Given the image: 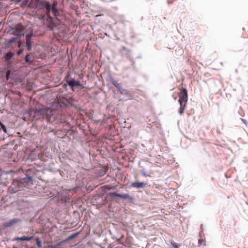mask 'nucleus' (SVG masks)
Here are the masks:
<instances>
[{
    "label": "nucleus",
    "mask_w": 248,
    "mask_h": 248,
    "mask_svg": "<svg viewBox=\"0 0 248 248\" xmlns=\"http://www.w3.org/2000/svg\"><path fill=\"white\" fill-rule=\"evenodd\" d=\"M146 185V183L143 182H133L131 184V186L137 188H142L145 186Z\"/></svg>",
    "instance_id": "10"
},
{
    "label": "nucleus",
    "mask_w": 248,
    "mask_h": 248,
    "mask_svg": "<svg viewBox=\"0 0 248 248\" xmlns=\"http://www.w3.org/2000/svg\"><path fill=\"white\" fill-rule=\"evenodd\" d=\"M77 235V234H73V235H71L70 236H69L67 239L63 241V242H66V241H69L73 238H74Z\"/></svg>",
    "instance_id": "17"
},
{
    "label": "nucleus",
    "mask_w": 248,
    "mask_h": 248,
    "mask_svg": "<svg viewBox=\"0 0 248 248\" xmlns=\"http://www.w3.org/2000/svg\"><path fill=\"white\" fill-rule=\"evenodd\" d=\"M36 244L38 247H41V242L38 238L36 239Z\"/></svg>",
    "instance_id": "21"
},
{
    "label": "nucleus",
    "mask_w": 248,
    "mask_h": 248,
    "mask_svg": "<svg viewBox=\"0 0 248 248\" xmlns=\"http://www.w3.org/2000/svg\"><path fill=\"white\" fill-rule=\"evenodd\" d=\"M32 37V34H29L26 35V45L28 47V50H30L31 49V39Z\"/></svg>",
    "instance_id": "9"
},
{
    "label": "nucleus",
    "mask_w": 248,
    "mask_h": 248,
    "mask_svg": "<svg viewBox=\"0 0 248 248\" xmlns=\"http://www.w3.org/2000/svg\"><path fill=\"white\" fill-rule=\"evenodd\" d=\"M25 61L26 62H31L32 60L31 59V56L29 54H27L25 57Z\"/></svg>",
    "instance_id": "18"
},
{
    "label": "nucleus",
    "mask_w": 248,
    "mask_h": 248,
    "mask_svg": "<svg viewBox=\"0 0 248 248\" xmlns=\"http://www.w3.org/2000/svg\"><path fill=\"white\" fill-rule=\"evenodd\" d=\"M174 100H176L177 99V97L175 96V97H174Z\"/></svg>",
    "instance_id": "26"
},
{
    "label": "nucleus",
    "mask_w": 248,
    "mask_h": 248,
    "mask_svg": "<svg viewBox=\"0 0 248 248\" xmlns=\"http://www.w3.org/2000/svg\"><path fill=\"white\" fill-rule=\"evenodd\" d=\"M22 50H18V51H17V54L18 55H20L22 53Z\"/></svg>",
    "instance_id": "22"
},
{
    "label": "nucleus",
    "mask_w": 248,
    "mask_h": 248,
    "mask_svg": "<svg viewBox=\"0 0 248 248\" xmlns=\"http://www.w3.org/2000/svg\"><path fill=\"white\" fill-rule=\"evenodd\" d=\"M14 32L17 36H21L24 33V27L20 24H18L15 27Z\"/></svg>",
    "instance_id": "7"
},
{
    "label": "nucleus",
    "mask_w": 248,
    "mask_h": 248,
    "mask_svg": "<svg viewBox=\"0 0 248 248\" xmlns=\"http://www.w3.org/2000/svg\"><path fill=\"white\" fill-rule=\"evenodd\" d=\"M14 38L12 40H11V41H10V43H12L14 41Z\"/></svg>",
    "instance_id": "25"
},
{
    "label": "nucleus",
    "mask_w": 248,
    "mask_h": 248,
    "mask_svg": "<svg viewBox=\"0 0 248 248\" xmlns=\"http://www.w3.org/2000/svg\"><path fill=\"white\" fill-rule=\"evenodd\" d=\"M10 71H8L7 72V73H6V77H7V78H8V76H9V74H10Z\"/></svg>",
    "instance_id": "23"
},
{
    "label": "nucleus",
    "mask_w": 248,
    "mask_h": 248,
    "mask_svg": "<svg viewBox=\"0 0 248 248\" xmlns=\"http://www.w3.org/2000/svg\"><path fill=\"white\" fill-rule=\"evenodd\" d=\"M13 55H14L13 53H12L11 52L7 53L5 57V61H9L12 58Z\"/></svg>",
    "instance_id": "15"
},
{
    "label": "nucleus",
    "mask_w": 248,
    "mask_h": 248,
    "mask_svg": "<svg viewBox=\"0 0 248 248\" xmlns=\"http://www.w3.org/2000/svg\"><path fill=\"white\" fill-rule=\"evenodd\" d=\"M32 239V236L31 237H27V236H23L21 237H17L16 239V240L19 241H30Z\"/></svg>",
    "instance_id": "14"
},
{
    "label": "nucleus",
    "mask_w": 248,
    "mask_h": 248,
    "mask_svg": "<svg viewBox=\"0 0 248 248\" xmlns=\"http://www.w3.org/2000/svg\"><path fill=\"white\" fill-rule=\"evenodd\" d=\"M70 73H68L65 77L66 81L68 85L71 88H73L74 87H81V84L80 82L78 80H75L74 79H70L68 80V78L70 77Z\"/></svg>",
    "instance_id": "5"
},
{
    "label": "nucleus",
    "mask_w": 248,
    "mask_h": 248,
    "mask_svg": "<svg viewBox=\"0 0 248 248\" xmlns=\"http://www.w3.org/2000/svg\"><path fill=\"white\" fill-rule=\"evenodd\" d=\"M0 124L1 127L3 131L5 133H7V129H6L5 126L3 124H2L1 123H0Z\"/></svg>",
    "instance_id": "19"
},
{
    "label": "nucleus",
    "mask_w": 248,
    "mask_h": 248,
    "mask_svg": "<svg viewBox=\"0 0 248 248\" xmlns=\"http://www.w3.org/2000/svg\"><path fill=\"white\" fill-rule=\"evenodd\" d=\"M36 115H40L43 119H46L48 121H53L56 119V111L49 108H42L36 109L35 111Z\"/></svg>",
    "instance_id": "2"
},
{
    "label": "nucleus",
    "mask_w": 248,
    "mask_h": 248,
    "mask_svg": "<svg viewBox=\"0 0 248 248\" xmlns=\"http://www.w3.org/2000/svg\"><path fill=\"white\" fill-rule=\"evenodd\" d=\"M22 186L20 181L14 180L9 187V190L13 193H16L20 190Z\"/></svg>",
    "instance_id": "4"
},
{
    "label": "nucleus",
    "mask_w": 248,
    "mask_h": 248,
    "mask_svg": "<svg viewBox=\"0 0 248 248\" xmlns=\"http://www.w3.org/2000/svg\"><path fill=\"white\" fill-rule=\"evenodd\" d=\"M57 4L58 2L56 1H54L51 5L46 0H43L41 1L39 0L36 8V9L37 10H42L45 8L46 9L47 16L46 20L50 25H54L55 24L54 23V19L49 16V13L50 11H52L53 16H55L57 19H59V18L62 14V11L57 9L56 7Z\"/></svg>",
    "instance_id": "1"
},
{
    "label": "nucleus",
    "mask_w": 248,
    "mask_h": 248,
    "mask_svg": "<svg viewBox=\"0 0 248 248\" xmlns=\"http://www.w3.org/2000/svg\"><path fill=\"white\" fill-rule=\"evenodd\" d=\"M112 195L124 199H131V197L128 194H120L114 192L112 193Z\"/></svg>",
    "instance_id": "12"
},
{
    "label": "nucleus",
    "mask_w": 248,
    "mask_h": 248,
    "mask_svg": "<svg viewBox=\"0 0 248 248\" xmlns=\"http://www.w3.org/2000/svg\"><path fill=\"white\" fill-rule=\"evenodd\" d=\"M38 0H31L28 5V7L36 9Z\"/></svg>",
    "instance_id": "13"
},
{
    "label": "nucleus",
    "mask_w": 248,
    "mask_h": 248,
    "mask_svg": "<svg viewBox=\"0 0 248 248\" xmlns=\"http://www.w3.org/2000/svg\"><path fill=\"white\" fill-rule=\"evenodd\" d=\"M178 96V102L180 106V107L179 109V113L180 115H183L184 113V111L188 101V94L187 90L186 88H184L183 87L181 88Z\"/></svg>",
    "instance_id": "3"
},
{
    "label": "nucleus",
    "mask_w": 248,
    "mask_h": 248,
    "mask_svg": "<svg viewBox=\"0 0 248 248\" xmlns=\"http://www.w3.org/2000/svg\"><path fill=\"white\" fill-rule=\"evenodd\" d=\"M203 240H199V243H199V245L200 244H201V243H202V242H203Z\"/></svg>",
    "instance_id": "24"
},
{
    "label": "nucleus",
    "mask_w": 248,
    "mask_h": 248,
    "mask_svg": "<svg viewBox=\"0 0 248 248\" xmlns=\"http://www.w3.org/2000/svg\"><path fill=\"white\" fill-rule=\"evenodd\" d=\"M127 97H128L129 99H131L133 97V92H126L124 93Z\"/></svg>",
    "instance_id": "16"
},
{
    "label": "nucleus",
    "mask_w": 248,
    "mask_h": 248,
    "mask_svg": "<svg viewBox=\"0 0 248 248\" xmlns=\"http://www.w3.org/2000/svg\"><path fill=\"white\" fill-rule=\"evenodd\" d=\"M19 220L17 219H13L8 222H5L4 226L5 227H11L19 222Z\"/></svg>",
    "instance_id": "11"
},
{
    "label": "nucleus",
    "mask_w": 248,
    "mask_h": 248,
    "mask_svg": "<svg viewBox=\"0 0 248 248\" xmlns=\"http://www.w3.org/2000/svg\"><path fill=\"white\" fill-rule=\"evenodd\" d=\"M141 173H142V175L144 177H147V176H150V175L147 174V173L144 170H141Z\"/></svg>",
    "instance_id": "20"
},
{
    "label": "nucleus",
    "mask_w": 248,
    "mask_h": 248,
    "mask_svg": "<svg viewBox=\"0 0 248 248\" xmlns=\"http://www.w3.org/2000/svg\"><path fill=\"white\" fill-rule=\"evenodd\" d=\"M203 245H204V246H206V244H205V243H204Z\"/></svg>",
    "instance_id": "27"
},
{
    "label": "nucleus",
    "mask_w": 248,
    "mask_h": 248,
    "mask_svg": "<svg viewBox=\"0 0 248 248\" xmlns=\"http://www.w3.org/2000/svg\"><path fill=\"white\" fill-rule=\"evenodd\" d=\"M21 183L23 187H30L32 185V180L31 177L26 176L23 178L21 181Z\"/></svg>",
    "instance_id": "6"
},
{
    "label": "nucleus",
    "mask_w": 248,
    "mask_h": 248,
    "mask_svg": "<svg viewBox=\"0 0 248 248\" xmlns=\"http://www.w3.org/2000/svg\"><path fill=\"white\" fill-rule=\"evenodd\" d=\"M111 82L115 87H116L120 91L122 94L124 93V90L122 89V85L121 83H118L113 78H111Z\"/></svg>",
    "instance_id": "8"
}]
</instances>
